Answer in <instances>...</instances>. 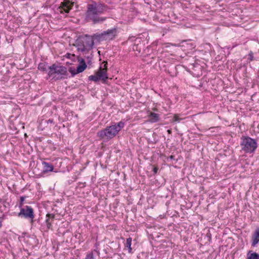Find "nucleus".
I'll use <instances>...</instances> for the list:
<instances>
[{
    "label": "nucleus",
    "mask_w": 259,
    "mask_h": 259,
    "mask_svg": "<svg viewBox=\"0 0 259 259\" xmlns=\"http://www.w3.org/2000/svg\"><path fill=\"white\" fill-rule=\"evenodd\" d=\"M124 123L121 121L114 125L107 126L104 130L98 133V136L101 139L109 140L114 137L122 128L124 127Z\"/></svg>",
    "instance_id": "f03ea898"
},
{
    "label": "nucleus",
    "mask_w": 259,
    "mask_h": 259,
    "mask_svg": "<svg viewBox=\"0 0 259 259\" xmlns=\"http://www.w3.org/2000/svg\"><path fill=\"white\" fill-rule=\"evenodd\" d=\"M25 197L21 196L20 197V206H21L23 204V201H24Z\"/></svg>",
    "instance_id": "4be33fe9"
},
{
    "label": "nucleus",
    "mask_w": 259,
    "mask_h": 259,
    "mask_svg": "<svg viewBox=\"0 0 259 259\" xmlns=\"http://www.w3.org/2000/svg\"><path fill=\"white\" fill-rule=\"evenodd\" d=\"M87 9L86 18L94 24L102 23L106 20V17L101 16V14L107 12L108 9L105 5L94 3L89 4Z\"/></svg>",
    "instance_id": "f257e3e1"
},
{
    "label": "nucleus",
    "mask_w": 259,
    "mask_h": 259,
    "mask_svg": "<svg viewBox=\"0 0 259 259\" xmlns=\"http://www.w3.org/2000/svg\"><path fill=\"white\" fill-rule=\"evenodd\" d=\"M94 41L93 35L90 36L86 35L84 37L80 38L76 42L78 50L84 52L87 49H92L94 45Z\"/></svg>",
    "instance_id": "0eeeda50"
},
{
    "label": "nucleus",
    "mask_w": 259,
    "mask_h": 259,
    "mask_svg": "<svg viewBox=\"0 0 259 259\" xmlns=\"http://www.w3.org/2000/svg\"><path fill=\"white\" fill-rule=\"evenodd\" d=\"M167 132V133L168 134H171V131L170 130H168Z\"/></svg>",
    "instance_id": "b1692460"
},
{
    "label": "nucleus",
    "mask_w": 259,
    "mask_h": 259,
    "mask_svg": "<svg viewBox=\"0 0 259 259\" xmlns=\"http://www.w3.org/2000/svg\"><path fill=\"white\" fill-rule=\"evenodd\" d=\"M248 59L250 61L253 60V54L252 51H250L248 54Z\"/></svg>",
    "instance_id": "aec40b11"
},
{
    "label": "nucleus",
    "mask_w": 259,
    "mask_h": 259,
    "mask_svg": "<svg viewBox=\"0 0 259 259\" xmlns=\"http://www.w3.org/2000/svg\"><path fill=\"white\" fill-rule=\"evenodd\" d=\"M85 259H95L93 252H91L88 253L85 257Z\"/></svg>",
    "instance_id": "6ab92c4d"
},
{
    "label": "nucleus",
    "mask_w": 259,
    "mask_h": 259,
    "mask_svg": "<svg viewBox=\"0 0 259 259\" xmlns=\"http://www.w3.org/2000/svg\"><path fill=\"white\" fill-rule=\"evenodd\" d=\"M108 78L107 62L106 61H104L103 62L102 64L100 66L99 69L95 75L89 76V79L90 80L97 82L101 80L103 83H105Z\"/></svg>",
    "instance_id": "20e7f679"
},
{
    "label": "nucleus",
    "mask_w": 259,
    "mask_h": 259,
    "mask_svg": "<svg viewBox=\"0 0 259 259\" xmlns=\"http://www.w3.org/2000/svg\"><path fill=\"white\" fill-rule=\"evenodd\" d=\"M158 168L157 167H154L153 168V172H154L155 174H156V173H157V171H158Z\"/></svg>",
    "instance_id": "5701e85b"
},
{
    "label": "nucleus",
    "mask_w": 259,
    "mask_h": 259,
    "mask_svg": "<svg viewBox=\"0 0 259 259\" xmlns=\"http://www.w3.org/2000/svg\"><path fill=\"white\" fill-rule=\"evenodd\" d=\"M42 164L44 166L43 172L44 173L48 172L49 171H52L54 169L53 165L46 162H42Z\"/></svg>",
    "instance_id": "ddd939ff"
},
{
    "label": "nucleus",
    "mask_w": 259,
    "mask_h": 259,
    "mask_svg": "<svg viewBox=\"0 0 259 259\" xmlns=\"http://www.w3.org/2000/svg\"><path fill=\"white\" fill-rule=\"evenodd\" d=\"M259 242V227L256 228L254 233L252 236V246H255Z\"/></svg>",
    "instance_id": "9d476101"
},
{
    "label": "nucleus",
    "mask_w": 259,
    "mask_h": 259,
    "mask_svg": "<svg viewBox=\"0 0 259 259\" xmlns=\"http://www.w3.org/2000/svg\"><path fill=\"white\" fill-rule=\"evenodd\" d=\"M149 120L151 122H156L159 120V116L158 114L151 112L149 115Z\"/></svg>",
    "instance_id": "f8f14e48"
},
{
    "label": "nucleus",
    "mask_w": 259,
    "mask_h": 259,
    "mask_svg": "<svg viewBox=\"0 0 259 259\" xmlns=\"http://www.w3.org/2000/svg\"><path fill=\"white\" fill-rule=\"evenodd\" d=\"M71 5H69V2H65L61 3L60 8L65 13H68L70 10Z\"/></svg>",
    "instance_id": "4468645a"
},
{
    "label": "nucleus",
    "mask_w": 259,
    "mask_h": 259,
    "mask_svg": "<svg viewBox=\"0 0 259 259\" xmlns=\"http://www.w3.org/2000/svg\"><path fill=\"white\" fill-rule=\"evenodd\" d=\"M241 141V150L245 153H253L257 147L256 140L249 137L242 136Z\"/></svg>",
    "instance_id": "7ed1b4c3"
},
{
    "label": "nucleus",
    "mask_w": 259,
    "mask_h": 259,
    "mask_svg": "<svg viewBox=\"0 0 259 259\" xmlns=\"http://www.w3.org/2000/svg\"><path fill=\"white\" fill-rule=\"evenodd\" d=\"M2 226V222L0 221V228Z\"/></svg>",
    "instance_id": "393cba45"
},
{
    "label": "nucleus",
    "mask_w": 259,
    "mask_h": 259,
    "mask_svg": "<svg viewBox=\"0 0 259 259\" xmlns=\"http://www.w3.org/2000/svg\"><path fill=\"white\" fill-rule=\"evenodd\" d=\"M19 217H23L26 219H31V222L33 223V220L34 218V211L33 208L28 205L21 208L20 211L18 213Z\"/></svg>",
    "instance_id": "6e6552de"
},
{
    "label": "nucleus",
    "mask_w": 259,
    "mask_h": 259,
    "mask_svg": "<svg viewBox=\"0 0 259 259\" xmlns=\"http://www.w3.org/2000/svg\"><path fill=\"white\" fill-rule=\"evenodd\" d=\"M116 29H108L102 33H96L93 34L94 40L98 42L110 40L114 38L116 34Z\"/></svg>",
    "instance_id": "423d86ee"
},
{
    "label": "nucleus",
    "mask_w": 259,
    "mask_h": 259,
    "mask_svg": "<svg viewBox=\"0 0 259 259\" xmlns=\"http://www.w3.org/2000/svg\"><path fill=\"white\" fill-rule=\"evenodd\" d=\"M48 68L49 69V76L56 78V79H62L63 76L67 74V68L64 66L53 64L52 66L48 67Z\"/></svg>",
    "instance_id": "39448f33"
},
{
    "label": "nucleus",
    "mask_w": 259,
    "mask_h": 259,
    "mask_svg": "<svg viewBox=\"0 0 259 259\" xmlns=\"http://www.w3.org/2000/svg\"><path fill=\"white\" fill-rule=\"evenodd\" d=\"M67 57L68 58H74L75 55L74 54H67Z\"/></svg>",
    "instance_id": "412c9836"
},
{
    "label": "nucleus",
    "mask_w": 259,
    "mask_h": 259,
    "mask_svg": "<svg viewBox=\"0 0 259 259\" xmlns=\"http://www.w3.org/2000/svg\"><path fill=\"white\" fill-rule=\"evenodd\" d=\"M49 66L45 63H40L39 64L38 66V69L40 70L45 71H47V68H48Z\"/></svg>",
    "instance_id": "f3484780"
},
{
    "label": "nucleus",
    "mask_w": 259,
    "mask_h": 259,
    "mask_svg": "<svg viewBox=\"0 0 259 259\" xmlns=\"http://www.w3.org/2000/svg\"><path fill=\"white\" fill-rule=\"evenodd\" d=\"M46 217L47 219L46 220V223L47 224V228L48 229H51L52 224L55 218V215L53 214L48 213Z\"/></svg>",
    "instance_id": "9b49d317"
},
{
    "label": "nucleus",
    "mask_w": 259,
    "mask_h": 259,
    "mask_svg": "<svg viewBox=\"0 0 259 259\" xmlns=\"http://www.w3.org/2000/svg\"><path fill=\"white\" fill-rule=\"evenodd\" d=\"M183 119V118H181L179 117V115L178 114H174V118L172 119V122H179L180 120Z\"/></svg>",
    "instance_id": "a211bd4d"
},
{
    "label": "nucleus",
    "mask_w": 259,
    "mask_h": 259,
    "mask_svg": "<svg viewBox=\"0 0 259 259\" xmlns=\"http://www.w3.org/2000/svg\"><path fill=\"white\" fill-rule=\"evenodd\" d=\"M246 259H259V254L255 252L251 253V251H249Z\"/></svg>",
    "instance_id": "2eb2a0df"
},
{
    "label": "nucleus",
    "mask_w": 259,
    "mask_h": 259,
    "mask_svg": "<svg viewBox=\"0 0 259 259\" xmlns=\"http://www.w3.org/2000/svg\"><path fill=\"white\" fill-rule=\"evenodd\" d=\"M78 62H79V64L77 66L76 71L74 72L73 71H71V73L73 75L83 72L87 67L86 63L83 59L78 58Z\"/></svg>",
    "instance_id": "1a4fd4ad"
},
{
    "label": "nucleus",
    "mask_w": 259,
    "mask_h": 259,
    "mask_svg": "<svg viewBox=\"0 0 259 259\" xmlns=\"http://www.w3.org/2000/svg\"><path fill=\"white\" fill-rule=\"evenodd\" d=\"M132 238L129 237L126 239L125 246L128 248V252L130 253L132 252V248H131V245H132Z\"/></svg>",
    "instance_id": "dca6fc26"
}]
</instances>
